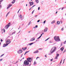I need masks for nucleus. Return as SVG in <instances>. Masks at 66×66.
<instances>
[{"label": "nucleus", "instance_id": "c756f323", "mask_svg": "<svg viewBox=\"0 0 66 66\" xmlns=\"http://www.w3.org/2000/svg\"><path fill=\"white\" fill-rule=\"evenodd\" d=\"M29 51H26V52H25V53H28V52H29Z\"/></svg>", "mask_w": 66, "mask_h": 66}, {"label": "nucleus", "instance_id": "39448f33", "mask_svg": "<svg viewBox=\"0 0 66 66\" xmlns=\"http://www.w3.org/2000/svg\"><path fill=\"white\" fill-rule=\"evenodd\" d=\"M10 26V23H9L7 25H6L5 27V29H7Z\"/></svg>", "mask_w": 66, "mask_h": 66}, {"label": "nucleus", "instance_id": "de8ad7c7", "mask_svg": "<svg viewBox=\"0 0 66 66\" xmlns=\"http://www.w3.org/2000/svg\"><path fill=\"white\" fill-rule=\"evenodd\" d=\"M10 12H9L8 13H7V15H9V14L10 13Z\"/></svg>", "mask_w": 66, "mask_h": 66}, {"label": "nucleus", "instance_id": "e2e57ef3", "mask_svg": "<svg viewBox=\"0 0 66 66\" xmlns=\"http://www.w3.org/2000/svg\"><path fill=\"white\" fill-rule=\"evenodd\" d=\"M42 34L43 35V34H44V33H42Z\"/></svg>", "mask_w": 66, "mask_h": 66}, {"label": "nucleus", "instance_id": "bb28decb", "mask_svg": "<svg viewBox=\"0 0 66 66\" xmlns=\"http://www.w3.org/2000/svg\"><path fill=\"white\" fill-rule=\"evenodd\" d=\"M4 55V54H2V55H1L0 56V57H2V56H3Z\"/></svg>", "mask_w": 66, "mask_h": 66}, {"label": "nucleus", "instance_id": "338daca9", "mask_svg": "<svg viewBox=\"0 0 66 66\" xmlns=\"http://www.w3.org/2000/svg\"><path fill=\"white\" fill-rule=\"evenodd\" d=\"M8 15V14H7L6 15V17H7V16Z\"/></svg>", "mask_w": 66, "mask_h": 66}, {"label": "nucleus", "instance_id": "20e7f679", "mask_svg": "<svg viewBox=\"0 0 66 66\" xmlns=\"http://www.w3.org/2000/svg\"><path fill=\"white\" fill-rule=\"evenodd\" d=\"M54 39L55 40V41L58 42H59V41H61V40L60 38H59V37L58 36L56 37V36H55L54 37Z\"/></svg>", "mask_w": 66, "mask_h": 66}, {"label": "nucleus", "instance_id": "79ce46f5", "mask_svg": "<svg viewBox=\"0 0 66 66\" xmlns=\"http://www.w3.org/2000/svg\"><path fill=\"white\" fill-rule=\"evenodd\" d=\"M64 30V29H63V28H62V29H61V30L62 31H63Z\"/></svg>", "mask_w": 66, "mask_h": 66}, {"label": "nucleus", "instance_id": "603ef678", "mask_svg": "<svg viewBox=\"0 0 66 66\" xmlns=\"http://www.w3.org/2000/svg\"><path fill=\"white\" fill-rule=\"evenodd\" d=\"M37 58H39V57H37V58L36 59V60H37Z\"/></svg>", "mask_w": 66, "mask_h": 66}, {"label": "nucleus", "instance_id": "7c9ffc66", "mask_svg": "<svg viewBox=\"0 0 66 66\" xmlns=\"http://www.w3.org/2000/svg\"><path fill=\"white\" fill-rule=\"evenodd\" d=\"M40 21V20H38L37 21V22H39Z\"/></svg>", "mask_w": 66, "mask_h": 66}, {"label": "nucleus", "instance_id": "393cba45", "mask_svg": "<svg viewBox=\"0 0 66 66\" xmlns=\"http://www.w3.org/2000/svg\"><path fill=\"white\" fill-rule=\"evenodd\" d=\"M36 62L35 61L34 63V65H36Z\"/></svg>", "mask_w": 66, "mask_h": 66}, {"label": "nucleus", "instance_id": "f704fd0d", "mask_svg": "<svg viewBox=\"0 0 66 66\" xmlns=\"http://www.w3.org/2000/svg\"><path fill=\"white\" fill-rule=\"evenodd\" d=\"M3 0H0V2H2L3 1Z\"/></svg>", "mask_w": 66, "mask_h": 66}, {"label": "nucleus", "instance_id": "cd10ccee", "mask_svg": "<svg viewBox=\"0 0 66 66\" xmlns=\"http://www.w3.org/2000/svg\"><path fill=\"white\" fill-rule=\"evenodd\" d=\"M46 20H45L44 21V22H43L44 23H46Z\"/></svg>", "mask_w": 66, "mask_h": 66}, {"label": "nucleus", "instance_id": "0eeeda50", "mask_svg": "<svg viewBox=\"0 0 66 66\" xmlns=\"http://www.w3.org/2000/svg\"><path fill=\"white\" fill-rule=\"evenodd\" d=\"M22 52V50H19L18 51V53H21Z\"/></svg>", "mask_w": 66, "mask_h": 66}, {"label": "nucleus", "instance_id": "09e8293b", "mask_svg": "<svg viewBox=\"0 0 66 66\" xmlns=\"http://www.w3.org/2000/svg\"><path fill=\"white\" fill-rule=\"evenodd\" d=\"M63 9H64V7H62V8L61 9L62 10H63Z\"/></svg>", "mask_w": 66, "mask_h": 66}, {"label": "nucleus", "instance_id": "58836bf2", "mask_svg": "<svg viewBox=\"0 0 66 66\" xmlns=\"http://www.w3.org/2000/svg\"><path fill=\"white\" fill-rule=\"evenodd\" d=\"M1 42H3V40H2V39H1Z\"/></svg>", "mask_w": 66, "mask_h": 66}, {"label": "nucleus", "instance_id": "f3484780", "mask_svg": "<svg viewBox=\"0 0 66 66\" xmlns=\"http://www.w3.org/2000/svg\"><path fill=\"white\" fill-rule=\"evenodd\" d=\"M34 44V43H29L28 44V45H30V46H31V45H32V44Z\"/></svg>", "mask_w": 66, "mask_h": 66}, {"label": "nucleus", "instance_id": "5fc2aeb1", "mask_svg": "<svg viewBox=\"0 0 66 66\" xmlns=\"http://www.w3.org/2000/svg\"><path fill=\"white\" fill-rule=\"evenodd\" d=\"M31 9H32V7H31V8H30L29 10H31Z\"/></svg>", "mask_w": 66, "mask_h": 66}, {"label": "nucleus", "instance_id": "f03ea898", "mask_svg": "<svg viewBox=\"0 0 66 66\" xmlns=\"http://www.w3.org/2000/svg\"><path fill=\"white\" fill-rule=\"evenodd\" d=\"M29 64V62L27 60H25L24 62V64L23 66H28Z\"/></svg>", "mask_w": 66, "mask_h": 66}, {"label": "nucleus", "instance_id": "6e6552de", "mask_svg": "<svg viewBox=\"0 0 66 66\" xmlns=\"http://www.w3.org/2000/svg\"><path fill=\"white\" fill-rule=\"evenodd\" d=\"M12 4H10V5H9V6L7 8V10H8V9H9L10 8V7L11 6H12Z\"/></svg>", "mask_w": 66, "mask_h": 66}, {"label": "nucleus", "instance_id": "f8f14e48", "mask_svg": "<svg viewBox=\"0 0 66 66\" xmlns=\"http://www.w3.org/2000/svg\"><path fill=\"white\" fill-rule=\"evenodd\" d=\"M15 32L13 30L12 31L11 35H13V34H15Z\"/></svg>", "mask_w": 66, "mask_h": 66}, {"label": "nucleus", "instance_id": "37998d69", "mask_svg": "<svg viewBox=\"0 0 66 66\" xmlns=\"http://www.w3.org/2000/svg\"><path fill=\"white\" fill-rule=\"evenodd\" d=\"M49 43H52V42H51V41H50V42H49Z\"/></svg>", "mask_w": 66, "mask_h": 66}, {"label": "nucleus", "instance_id": "412c9836", "mask_svg": "<svg viewBox=\"0 0 66 66\" xmlns=\"http://www.w3.org/2000/svg\"><path fill=\"white\" fill-rule=\"evenodd\" d=\"M57 23L58 24H60V22L59 21H58L57 22Z\"/></svg>", "mask_w": 66, "mask_h": 66}, {"label": "nucleus", "instance_id": "e433bc0d", "mask_svg": "<svg viewBox=\"0 0 66 66\" xmlns=\"http://www.w3.org/2000/svg\"><path fill=\"white\" fill-rule=\"evenodd\" d=\"M40 37H41L40 36L39 37H38V38H37V39H39V38H40Z\"/></svg>", "mask_w": 66, "mask_h": 66}, {"label": "nucleus", "instance_id": "6ab92c4d", "mask_svg": "<svg viewBox=\"0 0 66 66\" xmlns=\"http://www.w3.org/2000/svg\"><path fill=\"white\" fill-rule=\"evenodd\" d=\"M36 2L37 3H38V2H39V1L38 0H36Z\"/></svg>", "mask_w": 66, "mask_h": 66}, {"label": "nucleus", "instance_id": "9d476101", "mask_svg": "<svg viewBox=\"0 0 66 66\" xmlns=\"http://www.w3.org/2000/svg\"><path fill=\"white\" fill-rule=\"evenodd\" d=\"M47 30H48V28L45 27V29H44V32H47Z\"/></svg>", "mask_w": 66, "mask_h": 66}, {"label": "nucleus", "instance_id": "dca6fc26", "mask_svg": "<svg viewBox=\"0 0 66 66\" xmlns=\"http://www.w3.org/2000/svg\"><path fill=\"white\" fill-rule=\"evenodd\" d=\"M13 2H12V4H14L15 2V1H16L15 0H13Z\"/></svg>", "mask_w": 66, "mask_h": 66}, {"label": "nucleus", "instance_id": "4be33fe9", "mask_svg": "<svg viewBox=\"0 0 66 66\" xmlns=\"http://www.w3.org/2000/svg\"><path fill=\"white\" fill-rule=\"evenodd\" d=\"M31 22V21H30L29 22V24H28V26H29V25H30V24H31V23H32Z\"/></svg>", "mask_w": 66, "mask_h": 66}, {"label": "nucleus", "instance_id": "b1692460", "mask_svg": "<svg viewBox=\"0 0 66 66\" xmlns=\"http://www.w3.org/2000/svg\"><path fill=\"white\" fill-rule=\"evenodd\" d=\"M3 30L4 33H5V29H4V28H3Z\"/></svg>", "mask_w": 66, "mask_h": 66}, {"label": "nucleus", "instance_id": "9b49d317", "mask_svg": "<svg viewBox=\"0 0 66 66\" xmlns=\"http://www.w3.org/2000/svg\"><path fill=\"white\" fill-rule=\"evenodd\" d=\"M35 40V38H33L30 40V41H33V40Z\"/></svg>", "mask_w": 66, "mask_h": 66}, {"label": "nucleus", "instance_id": "7ed1b4c3", "mask_svg": "<svg viewBox=\"0 0 66 66\" xmlns=\"http://www.w3.org/2000/svg\"><path fill=\"white\" fill-rule=\"evenodd\" d=\"M56 49V48L55 47H53L52 48V49L50 51V53L51 54H50L49 55H50L54 51H55Z\"/></svg>", "mask_w": 66, "mask_h": 66}, {"label": "nucleus", "instance_id": "ddd939ff", "mask_svg": "<svg viewBox=\"0 0 66 66\" xmlns=\"http://www.w3.org/2000/svg\"><path fill=\"white\" fill-rule=\"evenodd\" d=\"M27 48V47L22 48V49L23 50H26Z\"/></svg>", "mask_w": 66, "mask_h": 66}, {"label": "nucleus", "instance_id": "473e14b6", "mask_svg": "<svg viewBox=\"0 0 66 66\" xmlns=\"http://www.w3.org/2000/svg\"><path fill=\"white\" fill-rule=\"evenodd\" d=\"M40 10V7H39L38 8V10Z\"/></svg>", "mask_w": 66, "mask_h": 66}, {"label": "nucleus", "instance_id": "680f3d73", "mask_svg": "<svg viewBox=\"0 0 66 66\" xmlns=\"http://www.w3.org/2000/svg\"><path fill=\"white\" fill-rule=\"evenodd\" d=\"M39 50H42V48H39Z\"/></svg>", "mask_w": 66, "mask_h": 66}, {"label": "nucleus", "instance_id": "c85d7f7f", "mask_svg": "<svg viewBox=\"0 0 66 66\" xmlns=\"http://www.w3.org/2000/svg\"><path fill=\"white\" fill-rule=\"evenodd\" d=\"M34 11H35V10H34L32 12V14H33V13H34Z\"/></svg>", "mask_w": 66, "mask_h": 66}, {"label": "nucleus", "instance_id": "5701e85b", "mask_svg": "<svg viewBox=\"0 0 66 66\" xmlns=\"http://www.w3.org/2000/svg\"><path fill=\"white\" fill-rule=\"evenodd\" d=\"M59 55L58 54H56V55L57 57H58V56H59Z\"/></svg>", "mask_w": 66, "mask_h": 66}, {"label": "nucleus", "instance_id": "2eb2a0df", "mask_svg": "<svg viewBox=\"0 0 66 66\" xmlns=\"http://www.w3.org/2000/svg\"><path fill=\"white\" fill-rule=\"evenodd\" d=\"M64 47H62L60 49V50L62 51H63V50H64Z\"/></svg>", "mask_w": 66, "mask_h": 66}, {"label": "nucleus", "instance_id": "4d7b16f0", "mask_svg": "<svg viewBox=\"0 0 66 66\" xmlns=\"http://www.w3.org/2000/svg\"><path fill=\"white\" fill-rule=\"evenodd\" d=\"M45 57H47V55H45Z\"/></svg>", "mask_w": 66, "mask_h": 66}, {"label": "nucleus", "instance_id": "a18cd8bd", "mask_svg": "<svg viewBox=\"0 0 66 66\" xmlns=\"http://www.w3.org/2000/svg\"><path fill=\"white\" fill-rule=\"evenodd\" d=\"M23 55V54H22L21 55V57H22V56Z\"/></svg>", "mask_w": 66, "mask_h": 66}, {"label": "nucleus", "instance_id": "423d86ee", "mask_svg": "<svg viewBox=\"0 0 66 66\" xmlns=\"http://www.w3.org/2000/svg\"><path fill=\"white\" fill-rule=\"evenodd\" d=\"M32 60V59L30 57H28L27 59V60L28 62H31Z\"/></svg>", "mask_w": 66, "mask_h": 66}, {"label": "nucleus", "instance_id": "052dcab7", "mask_svg": "<svg viewBox=\"0 0 66 66\" xmlns=\"http://www.w3.org/2000/svg\"><path fill=\"white\" fill-rule=\"evenodd\" d=\"M42 35H43L42 34H41V35L40 36L41 37H42Z\"/></svg>", "mask_w": 66, "mask_h": 66}, {"label": "nucleus", "instance_id": "c9c22d12", "mask_svg": "<svg viewBox=\"0 0 66 66\" xmlns=\"http://www.w3.org/2000/svg\"><path fill=\"white\" fill-rule=\"evenodd\" d=\"M38 27V26L37 25H36L35 26V28H37Z\"/></svg>", "mask_w": 66, "mask_h": 66}, {"label": "nucleus", "instance_id": "a211bd4d", "mask_svg": "<svg viewBox=\"0 0 66 66\" xmlns=\"http://www.w3.org/2000/svg\"><path fill=\"white\" fill-rule=\"evenodd\" d=\"M38 50H37L35 52H34V53H38Z\"/></svg>", "mask_w": 66, "mask_h": 66}, {"label": "nucleus", "instance_id": "2f4dec72", "mask_svg": "<svg viewBox=\"0 0 66 66\" xmlns=\"http://www.w3.org/2000/svg\"><path fill=\"white\" fill-rule=\"evenodd\" d=\"M55 59H57V56H56L55 57Z\"/></svg>", "mask_w": 66, "mask_h": 66}, {"label": "nucleus", "instance_id": "72a5a7b5", "mask_svg": "<svg viewBox=\"0 0 66 66\" xmlns=\"http://www.w3.org/2000/svg\"><path fill=\"white\" fill-rule=\"evenodd\" d=\"M3 60V59H1L0 60V62H1V61H2Z\"/></svg>", "mask_w": 66, "mask_h": 66}, {"label": "nucleus", "instance_id": "4c0bfd02", "mask_svg": "<svg viewBox=\"0 0 66 66\" xmlns=\"http://www.w3.org/2000/svg\"><path fill=\"white\" fill-rule=\"evenodd\" d=\"M50 61H51V62H52V61H53V59H51L50 60Z\"/></svg>", "mask_w": 66, "mask_h": 66}, {"label": "nucleus", "instance_id": "c03bdc74", "mask_svg": "<svg viewBox=\"0 0 66 66\" xmlns=\"http://www.w3.org/2000/svg\"><path fill=\"white\" fill-rule=\"evenodd\" d=\"M18 60L16 62V63H15L14 64H16V63H18Z\"/></svg>", "mask_w": 66, "mask_h": 66}, {"label": "nucleus", "instance_id": "49530a36", "mask_svg": "<svg viewBox=\"0 0 66 66\" xmlns=\"http://www.w3.org/2000/svg\"><path fill=\"white\" fill-rule=\"evenodd\" d=\"M62 59L61 60V61L60 62V64H61V63H62Z\"/></svg>", "mask_w": 66, "mask_h": 66}, {"label": "nucleus", "instance_id": "774afa93", "mask_svg": "<svg viewBox=\"0 0 66 66\" xmlns=\"http://www.w3.org/2000/svg\"><path fill=\"white\" fill-rule=\"evenodd\" d=\"M28 33H30V31H29L28 32Z\"/></svg>", "mask_w": 66, "mask_h": 66}, {"label": "nucleus", "instance_id": "8fccbe9b", "mask_svg": "<svg viewBox=\"0 0 66 66\" xmlns=\"http://www.w3.org/2000/svg\"><path fill=\"white\" fill-rule=\"evenodd\" d=\"M61 66V64H59L58 65V66Z\"/></svg>", "mask_w": 66, "mask_h": 66}, {"label": "nucleus", "instance_id": "1a4fd4ad", "mask_svg": "<svg viewBox=\"0 0 66 66\" xmlns=\"http://www.w3.org/2000/svg\"><path fill=\"white\" fill-rule=\"evenodd\" d=\"M29 3L30 6H31V5H33V4H34L33 2H29Z\"/></svg>", "mask_w": 66, "mask_h": 66}, {"label": "nucleus", "instance_id": "a878e982", "mask_svg": "<svg viewBox=\"0 0 66 66\" xmlns=\"http://www.w3.org/2000/svg\"><path fill=\"white\" fill-rule=\"evenodd\" d=\"M49 38H48L46 39L45 40V41L46 42V41H47V40H48V39H49Z\"/></svg>", "mask_w": 66, "mask_h": 66}, {"label": "nucleus", "instance_id": "864d4df0", "mask_svg": "<svg viewBox=\"0 0 66 66\" xmlns=\"http://www.w3.org/2000/svg\"><path fill=\"white\" fill-rule=\"evenodd\" d=\"M66 52V50H65L63 52V53H64V52Z\"/></svg>", "mask_w": 66, "mask_h": 66}, {"label": "nucleus", "instance_id": "4468645a", "mask_svg": "<svg viewBox=\"0 0 66 66\" xmlns=\"http://www.w3.org/2000/svg\"><path fill=\"white\" fill-rule=\"evenodd\" d=\"M19 17L21 18V19L22 18V15L21 14H20L19 16Z\"/></svg>", "mask_w": 66, "mask_h": 66}, {"label": "nucleus", "instance_id": "69168bd1", "mask_svg": "<svg viewBox=\"0 0 66 66\" xmlns=\"http://www.w3.org/2000/svg\"><path fill=\"white\" fill-rule=\"evenodd\" d=\"M23 25H24V24H22V26H23Z\"/></svg>", "mask_w": 66, "mask_h": 66}, {"label": "nucleus", "instance_id": "a19ab883", "mask_svg": "<svg viewBox=\"0 0 66 66\" xmlns=\"http://www.w3.org/2000/svg\"><path fill=\"white\" fill-rule=\"evenodd\" d=\"M62 44H63V42H62L61 44V46H62L63 45Z\"/></svg>", "mask_w": 66, "mask_h": 66}, {"label": "nucleus", "instance_id": "f257e3e1", "mask_svg": "<svg viewBox=\"0 0 66 66\" xmlns=\"http://www.w3.org/2000/svg\"><path fill=\"white\" fill-rule=\"evenodd\" d=\"M6 44H4L3 45V47H6L9 44H10L11 43V41L9 39L7 40V41L6 42Z\"/></svg>", "mask_w": 66, "mask_h": 66}, {"label": "nucleus", "instance_id": "0e129e2a", "mask_svg": "<svg viewBox=\"0 0 66 66\" xmlns=\"http://www.w3.org/2000/svg\"><path fill=\"white\" fill-rule=\"evenodd\" d=\"M0 6L1 8V5H0Z\"/></svg>", "mask_w": 66, "mask_h": 66}, {"label": "nucleus", "instance_id": "ea45409f", "mask_svg": "<svg viewBox=\"0 0 66 66\" xmlns=\"http://www.w3.org/2000/svg\"><path fill=\"white\" fill-rule=\"evenodd\" d=\"M31 62H30V64H29V66H31Z\"/></svg>", "mask_w": 66, "mask_h": 66}, {"label": "nucleus", "instance_id": "aec40b11", "mask_svg": "<svg viewBox=\"0 0 66 66\" xmlns=\"http://www.w3.org/2000/svg\"><path fill=\"white\" fill-rule=\"evenodd\" d=\"M55 22V20H54L52 22H51V23H52V24L53 23Z\"/></svg>", "mask_w": 66, "mask_h": 66}, {"label": "nucleus", "instance_id": "bf43d9fd", "mask_svg": "<svg viewBox=\"0 0 66 66\" xmlns=\"http://www.w3.org/2000/svg\"><path fill=\"white\" fill-rule=\"evenodd\" d=\"M36 6V5H34L33 6H32V7H34V6Z\"/></svg>", "mask_w": 66, "mask_h": 66}, {"label": "nucleus", "instance_id": "6e6d98bb", "mask_svg": "<svg viewBox=\"0 0 66 66\" xmlns=\"http://www.w3.org/2000/svg\"><path fill=\"white\" fill-rule=\"evenodd\" d=\"M60 22H61V23H62V21H60Z\"/></svg>", "mask_w": 66, "mask_h": 66}, {"label": "nucleus", "instance_id": "3c124183", "mask_svg": "<svg viewBox=\"0 0 66 66\" xmlns=\"http://www.w3.org/2000/svg\"><path fill=\"white\" fill-rule=\"evenodd\" d=\"M66 42L65 41V42H64V44H66Z\"/></svg>", "mask_w": 66, "mask_h": 66}, {"label": "nucleus", "instance_id": "13d9d810", "mask_svg": "<svg viewBox=\"0 0 66 66\" xmlns=\"http://www.w3.org/2000/svg\"><path fill=\"white\" fill-rule=\"evenodd\" d=\"M57 12H56V14H57Z\"/></svg>", "mask_w": 66, "mask_h": 66}]
</instances>
